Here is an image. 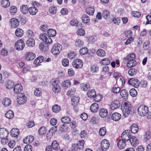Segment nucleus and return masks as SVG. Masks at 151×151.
I'll use <instances>...</instances> for the list:
<instances>
[{
    "label": "nucleus",
    "mask_w": 151,
    "mask_h": 151,
    "mask_svg": "<svg viewBox=\"0 0 151 151\" xmlns=\"http://www.w3.org/2000/svg\"><path fill=\"white\" fill-rule=\"evenodd\" d=\"M123 115L125 117L128 116L131 112L132 108L130 104L128 102H123L121 107Z\"/></svg>",
    "instance_id": "nucleus-1"
},
{
    "label": "nucleus",
    "mask_w": 151,
    "mask_h": 151,
    "mask_svg": "<svg viewBox=\"0 0 151 151\" xmlns=\"http://www.w3.org/2000/svg\"><path fill=\"white\" fill-rule=\"evenodd\" d=\"M62 48V45L58 43L55 44L52 47L51 52L54 55H58L61 51Z\"/></svg>",
    "instance_id": "nucleus-2"
},
{
    "label": "nucleus",
    "mask_w": 151,
    "mask_h": 151,
    "mask_svg": "<svg viewBox=\"0 0 151 151\" xmlns=\"http://www.w3.org/2000/svg\"><path fill=\"white\" fill-rule=\"evenodd\" d=\"M138 112L140 116H144L148 112V107L145 105H141L138 108Z\"/></svg>",
    "instance_id": "nucleus-3"
},
{
    "label": "nucleus",
    "mask_w": 151,
    "mask_h": 151,
    "mask_svg": "<svg viewBox=\"0 0 151 151\" xmlns=\"http://www.w3.org/2000/svg\"><path fill=\"white\" fill-rule=\"evenodd\" d=\"M83 63L82 60L79 59H74L72 63L73 67L76 69H80L83 65Z\"/></svg>",
    "instance_id": "nucleus-4"
},
{
    "label": "nucleus",
    "mask_w": 151,
    "mask_h": 151,
    "mask_svg": "<svg viewBox=\"0 0 151 151\" xmlns=\"http://www.w3.org/2000/svg\"><path fill=\"white\" fill-rule=\"evenodd\" d=\"M52 90L55 93H58L60 90V88L59 85V81L57 80H53L52 81Z\"/></svg>",
    "instance_id": "nucleus-5"
},
{
    "label": "nucleus",
    "mask_w": 151,
    "mask_h": 151,
    "mask_svg": "<svg viewBox=\"0 0 151 151\" xmlns=\"http://www.w3.org/2000/svg\"><path fill=\"white\" fill-rule=\"evenodd\" d=\"M128 83L130 85H131L136 88H137L139 86L140 83L138 79L133 78L128 80Z\"/></svg>",
    "instance_id": "nucleus-6"
},
{
    "label": "nucleus",
    "mask_w": 151,
    "mask_h": 151,
    "mask_svg": "<svg viewBox=\"0 0 151 151\" xmlns=\"http://www.w3.org/2000/svg\"><path fill=\"white\" fill-rule=\"evenodd\" d=\"M26 98L25 95L22 93H19L17 95V101L20 104H24L26 102Z\"/></svg>",
    "instance_id": "nucleus-7"
},
{
    "label": "nucleus",
    "mask_w": 151,
    "mask_h": 151,
    "mask_svg": "<svg viewBox=\"0 0 151 151\" xmlns=\"http://www.w3.org/2000/svg\"><path fill=\"white\" fill-rule=\"evenodd\" d=\"M129 130H127L123 132L122 134V139L126 142L128 141L130 139V135L129 134Z\"/></svg>",
    "instance_id": "nucleus-8"
},
{
    "label": "nucleus",
    "mask_w": 151,
    "mask_h": 151,
    "mask_svg": "<svg viewBox=\"0 0 151 151\" xmlns=\"http://www.w3.org/2000/svg\"><path fill=\"white\" fill-rule=\"evenodd\" d=\"M24 43L22 40H18L15 44V46L17 50H22L24 47Z\"/></svg>",
    "instance_id": "nucleus-9"
},
{
    "label": "nucleus",
    "mask_w": 151,
    "mask_h": 151,
    "mask_svg": "<svg viewBox=\"0 0 151 151\" xmlns=\"http://www.w3.org/2000/svg\"><path fill=\"white\" fill-rule=\"evenodd\" d=\"M101 149L104 150H105L109 147V142L106 139H104L101 141Z\"/></svg>",
    "instance_id": "nucleus-10"
},
{
    "label": "nucleus",
    "mask_w": 151,
    "mask_h": 151,
    "mask_svg": "<svg viewBox=\"0 0 151 151\" xmlns=\"http://www.w3.org/2000/svg\"><path fill=\"white\" fill-rule=\"evenodd\" d=\"M35 58V54L32 52H28L26 53L25 59L28 61L33 60Z\"/></svg>",
    "instance_id": "nucleus-11"
},
{
    "label": "nucleus",
    "mask_w": 151,
    "mask_h": 151,
    "mask_svg": "<svg viewBox=\"0 0 151 151\" xmlns=\"http://www.w3.org/2000/svg\"><path fill=\"white\" fill-rule=\"evenodd\" d=\"M120 106V103L118 100L113 101L110 105V108L111 110H114L119 108Z\"/></svg>",
    "instance_id": "nucleus-12"
},
{
    "label": "nucleus",
    "mask_w": 151,
    "mask_h": 151,
    "mask_svg": "<svg viewBox=\"0 0 151 151\" xmlns=\"http://www.w3.org/2000/svg\"><path fill=\"white\" fill-rule=\"evenodd\" d=\"M135 57V54L134 53H132L123 58V62H125L127 61L134 60Z\"/></svg>",
    "instance_id": "nucleus-13"
},
{
    "label": "nucleus",
    "mask_w": 151,
    "mask_h": 151,
    "mask_svg": "<svg viewBox=\"0 0 151 151\" xmlns=\"http://www.w3.org/2000/svg\"><path fill=\"white\" fill-rule=\"evenodd\" d=\"M10 23L12 28H16L19 25V22L17 19L13 18L10 19Z\"/></svg>",
    "instance_id": "nucleus-14"
},
{
    "label": "nucleus",
    "mask_w": 151,
    "mask_h": 151,
    "mask_svg": "<svg viewBox=\"0 0 151 151\" xmlns=\"http://www.w3.org/2000/svg\"><path fill=\"white\" fill-rule=\"evenodd\" d=\"M9 134V132L4 128L0 129V137L4 138L7 137Z\"/></svg>",
    "instance_id": "nucleus-15"
},
{
    "label": "nucleus",
    "mask_w": 151,
    "mask_h": 151,
    "mask_svg": "<svg viewBox=\"0 0 151 151\" xmlns=\"http://www.w3.org/2000/svg\"><path fill=\"white\" fill-rule=\"evenodd\" d=\"M108 111L107 110L104 108H101L99 110V114L102 118L106 117L107 116Z\"/></svg>",
    "instance_id": "nucleus-16"
},
{
    "label": "nucleus",
    "mask_w": 151,
    "mask_h": 151,
    "mask_svg": "<svg viewBox=\"0 0 151 151\" xmlns=\"http://www.w3.org/2000/svg\"><path fill=\"white\" fill-rule=\"evenodd\" d=\"M124 140L120 139L117 142V146L120 149H123L126 145V142Z\"/></svg>",
    "instance_id": "nucleus-17"
},
{
    "label": "nucleus",
    "mask_w": 151,
    "mask_h": 151,
    "mask_svg": "<svg viewBox=\"0 0 151 151\" xmlns=\"http://www.w3.org/2000/svg\"><path fill=\"white\" fill-rule=\"evenodd\" d=\"M121 117V115L117 112L113 113L111 116L112 119L115 121H119Z\"/></svg>",
    "instance_id": "nucleus-18"
},
{
    "label": "nucleus",
    "mask_w": 151,
    "mask_h": 151,
    "mask_svg": "<svg viewBox=\"0 0 151 151\" xmlns=\"http://www.w3.org/2000/svg\"><path fill=\"white\" fill-rule=\"evenodd\" d=\"M22 89V87L21 84H17L14 87V91L16 93H18L21 92Z\"/></svg>",
    "instance_id": "nucleus-19"
},
{
    "label": "nucleus",
    "mask_w": 151,
    "mask_h": 151,
    "mask_svg": "<svg viewBox=\"0 0 151 151\" xmlns=\"http://www.w3.org/2000/svg\"><path fill=\"white\" fill-rule=\"evenodd\" d=\"M34 139V137L32 136H28L25 138L23 142L25 143H29L32 142Z\"/></svg>",
    "instance_id": "nucleus-20"
},
{
    "label": "nucleus",
    "mask_w": 151,
    "mask_h": 151,
    "mask_svg": "<svg viewBox=\"0 0 151 151\" xmlns=\"http://www.w3.org/2000/svg\"><path fill=\"white\" fill-rule=\"evenodd\" d=\"M90 85L89 83L81 84L80 85L81 89L84 91H87L90 88Z\"/></svg>",
    "instance_id": "nucleus-21"
},
{
    "label": "nucleus",
    "mask_w": 151,
    "mask_h": 151,
    "mask_svg": "<svg viewBox=\"0 0 151 151\" xmlns=\"http://www.w3.org/2000/svg\"><path fill=\"white\" fill-rule=\"evenodd\" d=\"M68 129V126L66 124H63L60 125L59 130L61 132H65L67 131Z\"/></svg>",
    "instance_id": "nucleus-22"
},
{
    "label": "nucleus",
    "mask_w": 151,
    "mask_h": 151,
    "mask_svg": "<svg viewBox=\"0 0 151 151\" xmlns=\"http://www.w3.org/2000/svg\"><path fill=\"white\" fill-rule=\"evenodd\" d=\"M99 106L97 103H94L92 104L90 106L91 111L93 112H96L98 110Z\"/></svg>",
    "instance_id": "nucleus-23"
},
{
    "label": "nucleus",
    "mask_w": 151,
    "mask_h": 151,
    "mask_svg": "<svg viewBox=\"0 0 151 151\" xmlns=\"http://www.w3.org/2000/svg\"><path fill=\"white\" fill-rule=\"evenodd\" d=\"M80 147L81 146H79V144L78 143L72 144L71 145V149L74 151H79L81 150Z\"/></svg>",
    "instance_id": "nucleus-24"
},
{
    "label": "nucleus",
    "mask_w": 151,
    "mask_h": 151,
    "mask_svg": "<svg viewBox=\"0 0 151 151\" xmlns=\"http://www.w3.org/2000/svg\"><path fill=\"white\" fill-rule=\"evenodd\" d=\"M138 126L136 124H133L131 126V131L132 133L135 134L138 132Z\"/></svg>",
    "instance_id": "nucleus-25"
},
{
    "label": "nucleus",
    "mask_w": 151,
    "mask_h": 151,
    "mask_svg": "<svg viewBox=\"0 0 151 151\" xmlns=\"http://www.w3.org/2000/svg\"><path fill=\"white\" fill-rule=\"evenodd\" d=\"M49 46L46 44L41 43L39 45V48L43 52H46L49 49Z\"/></svg>",
    "instance_id": "nucleus-26"
},
{
    "label": "nucleus",
    "mask_w": 151,
    "mask_h": 151,
    "mask_svg": "<svg viewBox=\"0 0 151 151\" xmlns=\"http://www.w3.org/2000/svg\"><path fill=\"white\" fill-rule=\"evenodd\" d=\"M44 58L42 56H39L34 61V64L37 65H39L43 61Z\"/></svg>",
    "instance_id": "nucleus-27"
},
{
    "label": "nucleus",
    "mask_w": 151,
    "mask_h": 151,
    "mask_svg": "<svg viewBox=\"0 0 151 151\" xmlns=\"http://www.w3.org/2000/svg\"><path fill=\"white\" fill-rule=\"evenodd\" d=\"M120 95L121 97L126 99L127 98L128 95V91L125 89H123L120 92Z\"/></svg>",
    "instance_id": "nucleus-28"
},
{
    "label": "nucleus",
    "mask_w": 151,
    "mask_h": 151,
    "mask_svg": "<svg viewBox=\"0 0 151 151\" xmlns=\"http://www.w3.org/2000/svg\"><path fill=\"white\" fill-rule=\"evenodd\" d=\"M52 148L55 150H58L60 149V147L58 142L56 140L54 141L51 144Z\"/></svg>",
    "instance_id": "nucleus-29"
},
{
    "label": "nucleus",
    "mask_w": 151,
    "mask_h": 151,
    "mask_svg": "<svg viewBox=\"0 0 151 151\" xmlns=\"http://www.w3.org/2000/svg\"><path fill=\"white\" fill-rule=\"evenodd\" d=\"M127 66L128 68H131L137 64V62L135 60L127 61Z\"/></svg>",
    "instance_id": "nucleus-30"
},
{
    "label": "nucleus",
    "mask_w": 151,
    "mask_h": 151,
    "mask_svg": "<svg viewBox=\"0 0 151 151\" xmlns=\"http://www.w3.org/2000/svg\"><path fill=\"white\" fill-rule=\"evenodd\" d=\"M2 103L5 106H7L11 104V101L9 98H5L2 100Z\"/></svg>",
    "instance_id": "nucleus-31"
},
{
    "label": "nucleus",
    "mask_w": 151,
    "mask_h": 151,
    "mask_svg": "<svg viewBox=\"0 0 151 151\" xmlns=\"http://www.w3.org/2000/svg\"><path fill=\"white\" fill-rule=\"evenodd\" d=\"M79 98L77 96H74L73 97L71 98L72 105H77L79 102Z\"/></svg>",
    "instance_id": "nucleus-32"
},
{
    "label": "nucleus",
    "mask_w": 151,
    "mask_h": 151,
    "mask_svg": "<svg viewBox=\"0 0 151 151\" xmlns=\"http://www.w3.org/2000/svg\"><path fill=\"white\" fill-rule=\"evenodd\" d=\"M21 12L23 14H26L29 11L28 6L27 5H22L20 7Z\"/></svg>",
    "instance_id": "nucleus-33"
},
{
    "label": "nucleus",
    "mask_w": 151,
    "mask_h": 151,
    "mask_svg": "<svg viewBox=\"0 0 151 151\" xmlns=\"http://www.w3.org/2000/svg\"><path fill=\"white\" fill-rule=\"evenodd\" d=\"M29 12L30 14L32 15H35L37 12V9L35 7H31L29 8Z\"/></svg>",
    "instance_id": "nucleus-34"
},
{
    "label": "nucleus",
    "mask_w": 151,
    "mask_h": 151,
    "mask_svg": "<svg viewBox=\"0 0 151 151\" xmlns=\"http://www.w3.org/2000/svg\"><path fill=\"white\" fill-rule=\"evenodd\" d=\"M129 142L132 145L134 146L138 143L137 138L135 137L132 136L129 139Z\"/></svg>",
    "instance_id": "nucleus-35"
},
{
    "label": "nucleus",
    "mask_w": 151,
    "mask_h": 151,
    "mask_svg": "<svg viewBox=\"0 0 151 151\" xmlns=\"http://www.w3.org/2000/svg\"><path fill=\"white\" fill-rule=\"evenodd\" d=\"M35 41L34 39L30 38L26 42L27 45L29 47H33L35 45Z\"/></svg>",
    "instance_id": "nucleus-36"
},
{
    "label": "nucleus",
    "mask_w": 151,
    "mask_h": 151,
    "mask_svg": "<svg viewBox=\"0 0 151 151\" xmlns=\"http://www.w3.org/2000/svg\"><path fill=\"white\" fill-rule=\"evenodd\" d=\"M6 117L9 119H12L14 117V114L13 111L11 110L7 111L5 115Z\"/></svg>",
    "instance_id": "nucleus-37"
},
{
    "label": "nucleus",
    "mask_w": 151,
    "mask_h": 151,
    "mask_svg": "<svg viewBox=\"0 0 151 151\" xmlns=\"http://www.w3.org/2000/svg\"><path fill=\"white\" fill-rule=\"evenodd\" d=\"M23 30L20 28H17L15 31V34L18 37H22L23 35Z\"/></svg>",
    "instance_id": "nucleus-38"
},
{
    "label": "nucleus",
    "mask_w": 151,
    "mask_h": 151,
    "mask_svg": "<svg viewBox=\"0 0 151 151\" xmlns=\"http://www.w3.org/2000/svg\"><path fill=\"white\" fill-rule=\"evenodd\" d=\"M61 120L63 124H69L71 122L70 118L69 116L63 117L61 119Z\"/></svg>",
    "instance_id": "nucleus-39"
},
{
    "label": "nucleus",
    "mask_w": 151,
    "mask_h": 151,
    "mask_svg": "<svg viewBox=\"0 0 151 151\" xmlns=\"http://www.w3.org/2000/svg\"><path fill=\"white\" fill-rule=\"evenodd\" d=\"M96 91L94 89L89 90L87 93L88 96L90 98L94 97L95 95H96Z\"/></svg>",
    "instance_id": "nucleus-40"
},
{
    "label": "nucleus",
    "mask_w": 151,
    "mask_h": 151,
    "mask_svg": "<svg viewBox=\"0 0 151 151\" xmlns=\"http://www.w3.org/2000/svg\"><path fill=\"white\" fill-rule=\"evenodd\" d=\"M138 72V70L135 68L130 69L128 71L129 74L131 76H132L136 75Z\"/></svg>",
    "instance_id": "nucleus-41"
},
{
    "label": "nucleus",
    "mask_w": 151,
    "mask_h": 151,
    "mask_svg": "<svg viewBox=\"0 0 151 151\" xmlns=\"http://www.w3.org/2000/svg\"><path fill=\"white\" fill-rule=\"evenodd\" d=\"M82 22L84 23H87L90 22V18L86 14L83 15L82 17Z\"/></svg>",
    "instance_id": "nucleus-42"
},
{
    "label": "nucleus",
    "mask_w": 151,
    "mask_h": 151,
    "mask_svg": "<svg viewBox=\"0 0 151 151\" xmlns=\"http://www.w3.org/2000/svg\"><path fill=\"white\" fill-rule=\"evenodd\" d=\"M83 42L82 40L79 39L77 40L75 43V45L76 47H81L83 46Z\"/></svg>",
    "instance_id": "nucleus-43"
},
{
    "label": "nucleus",
    "mask_w": 151,
    "mask_h": 151,
    "mask_svg": "<svg viewBox=\"0 0 151 151\" xmlns=\"http://www.w3.org/2000/svg\"><path fill=\"white\" fill-rule=\"evenodd\" d=\"M86 12L90 15H93V14L94 9L93 7H88L86 9Z\"/></svg>",
    "instance_id": "nucleus-44"
},
{
    "label": "nucleus",
    "mask_w": 151,
    "mask_h": 151,
    "mask_svg": "<svg viewBox=\"0 0 151 151\" xmlns=\"http://www.w3.org/2000/svg\"><path fill=\"white\" fill-rule=\"evenodd\" d=\"M61 108L60 106L57 104L54 105L52 108V111L55 113L58 112L60 110Z\"/></svg>",
    "instance_id": "nucleus-45"
},
{
    "label": "nucleus",
    "mask_w": 151,
    "mask_h": 151,
    "mask_svg": "<svg viewBox=\"0 0 151 151\" xmlns=\"http://www.w3.org/2000/svg\"><path fill=\"white\" fill-rule=\"evenodd\" d=\"M47 33L49 36L52 37L56 35V32L55 30L50 29L48 30Z\"/></svg>",
    "instance_id": "nucleus-46"
},
{
    "label": "nucleus",
    "mask_w": 151,
    "mask_h": 151,
    "mask_svg": "<svg viewBox=\"0 0 151 151\" xmlns=\"http://www.w3.org/2000/svg\"><path fill=\"white\" fill-rule=\"evenodd\" d=\"M96 54L98 56L101 57H104L106 55L105 51L101 49H99L96 51Z\"/></svg>",
    "instance_id": "nucleus-47"
},
{
    "label": "nucleus",
    "mask_w": 151,
    "mask_h": 151,
    "mask_svg": "<svg viewBox=\"0 0 151 151\" xmlns=\"http://www.w3.org/2000/svg\"><path fill=\"white\" fill-rule=\"evenodd\" d=\"M111 62L109 58H104L102 60L101 63L103 65H109Z\"/></svg>",
    "instance_id": "nucleus-48"
},
{
    "label": "nucleus",
    "mask_w": 151,
    "mask_h": 151,
    "mask_svg": "<svg viewBox=\"0 0 151 151\" xmlns=\"http://www.w3.org/2000/svg\"><path fill=\"white\" fill-rule=\"evenodd\" d=\"M71 26H77L79 23L78 21L76 19H72L69 22Z\"/></svg>",
    "instance_id": "nucleus-49"
},
{
    "label": "nucleus",
    "mask_w": 151,
    "mask_h": 151,
    "mask_svg": "<svg viewBox=\"0 0 151 151\" xmlns=\"http://www.w3.org/2000/svg\"><path fill=\"white\" fill-rule=\"evenodd\" d=\"M11 134L14 137L18 136L19 134V130L17 129H13L11 131Z\"/></svg>",
    "instance_id": "nucleus-50"
},
{
    "label": "nucleus",
    "mask_w": 151,
    "mask_h": 151,
    "mask_svg": "<svg viewBox=\"0 0 151 151\" xmlns=\"http://www.w3.org/2000/svg\"><path fill=\"white\" fill-rule=\"evenodd\" d=\"M106 129L105 127L101 128L99 129V133L100 135L101 136H103L105 135L106 133Z\"/></svg>",
    "instance_id": "nucleus-51"
},
{
    "label": "nucleus",
    "mask_w": 151,
    "mask_h": 151,
    "mask_svg": "<svg viewBox=\"0 0 151 151\" xmlns=\"http://www.w3.org/2000/svg\"><path fill=\"white\" fill-rule=\"evenodd\" d=\"M102 16L105 19H109L110 17L109 12L107 10L104 11L103 12Z\"/></svg>",
    "instance_id": "nucleus-52"
},
{
    "label": "nucleus",
    "mask_w": 151,
    "mask_h": 151,
    "mask_svg": "<svg viewBox=\"0 0 151 151\" xmlns=\"http://www.w3.org/2000/svg\"><path fill=\"white\" fill-rule=\"evenodd\" d=\"M57 10L56 7L54 6L51 7L49 9V12L52 14H55L57 12Z\"/></svg>",
    "instance_id": "nucleus-53"
},
{
    "label": "nucleus",
    "mask_w": 151,
    "mask_h": 151,
    "mask_svg": "<svg viewBox=\"0 0 151 151\" xmlns=\"http://www.w3.org/2000/svg\"><path fill=\"white\" fill-rule=\"evenodd\" d=\"M71 85V82L69 80L65 81L62 83V86L64 88H67Z\"/></svg>",
    "instance_id": "nucleus-54"
},
{
    "label": "nucleus",
    "mask_w": 151,
    "mask_h": 151,
    "mask_svg": "<svg viewBox=\"0 0 151 151\" xmlns=\"http://www.w3.org/2000/svg\"><path fill=\"white\" fill-rule=\"evenodd\" d=\"M41 91L40 88H37L34 91V94L36 96H40L41 95Z\"/></svg>",
    "instance_id": "nucleus-55"
},
{
    "label": "nucleus",
    "mask_w": 151,
    "mask_h": 151,
    "mask_svg": "<svg viewBox=\"0 0 151 151\" xmlns=\"http://www.w3.org/2000/svg\"><path fill=\"white\" fill-rule=\"evenodd\" d=\"M129 93L132 97L136 96L137 95V92L134 88H132L129 91Z\"/></svg>",
    "instance_id": "nucleus-56"
},
{
    "label": "nucleus",
    "mask_w": 151,
    "mask_h": 151,
    "mask_svg": "<svg viewBox=\"0 0 151 151\" xmlns=\"http://www.w3.org/2000/svg\"><path fill=\"white\" fill-rule=\"evenodd\" d=\"M46 131L45 128L44 126L41 127L38 130V132L41 135H42L45 134Z\"/></svg>",
    "instance_id": "nucleus-57"
},
{
    "label": "nucleus",
    "mask_w": 151,
    "mask_h": 151,
    "mask_svg": "<svg viewBox=\"0 0 151 151\" xmlns=\"http://www.w3.org/2000/svg\"><path fill=\"white\" fill-rule=\"evenodd\" d=\"M120 87L116 85L114 86L112 88V91L115 93H119L120 92Z\"/></svg>",
    "instance_id": "nucleus-58"
},
{
    "label": "nucleus",
    "mask_w": 151,
    "mask_h": 151,
    "mask_svg": "<svg viewBox=\"0 0 151 151\" xmlns=\"http://www.w3.org/2000/svg\"><path fill=\"white\" fill-rule=\"evenodd\" d=\"M88 50L86 47L81 48L79 50L80 54L82 55H84L87 53L88 52Z\"/></svg>",
    "instance_id": "nucleus-59"
},
{
    "label": "nucleus",
    "mask_w": 151,
    "mask_h": 151,
    "mask_svg": "<svg viewBox=\"0 0 151 151\" xmlns=\"http://www.w3.org/2000/svg\"><path fill=\"white\" fill-rule=\"evenodd\" d=\"M9 10L11 14H14L17 12V9L15 6H12L10 7Z\"/></svg>",
    "instance_id": "nucleus-60"
},
{
    "label": "nucleus",
    "mask_w": 151,
    "mask_h": 151,
    "mask_svg": "<svg viewBox=\"0 0 151 151\" xmlns=\"http://www.w3.org/2000/svg\"><path fill=\"white\" fill-rule=\"evenodd\" d=\"M16 144V142L13 140H11L8 142V145L9 147L11 148H13Z\"/></svg>",
    "instance_id": "nucleus-61"
},
{
    "label": "nucleus",
    "mask_w": 151,
    "mask_h": 151,
    "mask_svg": "<svg viewBox=\"0 0 151 151\" xmlns=\"http://www.w3.org/2000/svg\"><path fill=\"white\" fill-rule=\"evenodd\" d=\"M2 4L3 6L4 7H8L10 5V2L8 0H4Z\"/></svg>",
    "instance_id": "nucleus-62"
},
{
    "label": "nucleus",
    "mask_w": 151,
    "mask_h": 151,
    "mask_svg": "<svg viewBox=\"0 0 151 151\" xmlns=\"http://www.w3.org/2000/svg\"><path fill=\"white\" fill-rule=\"evenodd\" d=\"M99 70L98 67L96 65H93L91 67V71L93 73H95Z\"/></svg>",
    "instance_id": "nucleus-63"
},
{
    "label": "nucleus",
    "mask_w": 151,
    "mask_h": 151,
    "mask_svg": "<svg viewBox=\"0 0 151 151\" xmlns=\"http://www.w3.org/2000/svg\"><path fill=\"white\" fill-rule=\"evenodd\" d=\"M112 22L116 25H118L120 22V20L119 18H114L112 20Z\"/></svg>",
    "instance_id": "nucleus-64"
}]
</instances>
